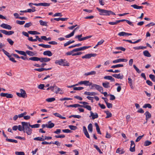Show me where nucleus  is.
Returning <instances> with one entry per match:
<instances>
[{
    "instance_id": "nucleus-45",
    "label": "nucleus",
    "mask_w": 155,
    "mask_h": 155,
    "mask_svg": "<svg viewBox=\"0 0 155 155\" xmlns=\"http://www.w3.org/2000/svg\"><path fill=\"white\" fill-rule=\"evenodd\" d=\"M115 49L117 50H120L123 51H124L126 50V49L122 47H117L115 48Z\"/></svg>"
},
{
    "instance_id": "nucleus-23",
    "label": "nucleus",
    "mask_w": 155,
    "mask_h": 155,
    "mask_svg": "<svg viewBox=\"0 0 155 155\" xmlns=\"http://www.w3.org/2000/svg\"><path fill=\"white\" fill-rule=\"evenodd\" d=\"M96 74V72L95 71H91L90 72H88L87 73H85L84 75L85 76H88L89 75H94Z\"/></svg>"
},
{
    "instance_id": "nucleus-30",
    "label": "nucleus",
    "mask_w": 155,
    "mask_h": 155,
    "mask_svg": "<svg viewBox=\"0 0 155 155\" xmlns=\"http://www.w3.org/2000/svg\"><path fill=\"white\" fill-rule=\"evenodd\" d=\"M28 33L29 34H31V35H38V34H40L39 32H38L36 31H28Z\"/></svg>"
},
{
    "instance_id": "nucleus-42",
    "label": "nucleus",
    "mask_w": 155,
    "mask_h": 155,
    "mask_svg": "<svg viewBox=\"0 0 155 155\" xmlns=\"http://www.w3.org/2000/svg\"><path fill=\"white\" fill-rule=\"evenodd\" d=\"M68 127L70 129L72 130H75L77 128L76 126L73 125H69L68 126Z\"/></svg>"
},
{
    "instance_id": "nucleus-61",
    "label": "nucleus",
    "mask_w": 155,
    "mask_h": 155,
    "mask_svg": "<svg viewBox=\"0 0 155 155\" xmlns=\"http://www.w3.org/2000/svg\"><path fill=\"white\" fill-rule=\"evenodd\" d=\"M92 36L89 35L84 37L82 38V41L85 40L88 38H89L92 37Z\"/></svg>"
},
{
    "instance_id": "nucleus-25",
    "label": "nucleus",
    "mask_w": 155,
    "mask_h": 155,
    "mask_svg": "<svg viewBox=\"0 0 155 155\" xmlns=\"http://www.w3.org/2000/svg\"><path fill=\"white\" fill-rule=\"evenodd\" d=\"M28 124L29 126H30L31 128H38L40 126V124H36L34 125H31L30 123L28 122Z\"/></svg>"
},
{
    "instance_id": "nucleus-33",
    "label": "nucleus",
    "mask_w": 155,
    "mask_h": 155,
    "mask_svg": "<svg viewBox=\"0 0 155 155\" xmlns=\"http://www.w3.org/2000/svg\"><path fill=\"white\" fill-rule=\"evenodd\" d=\"M124 66V65L122 64H117L116 65H114L111 66L112 68H116L119 67H122Z\"/></svg>"
},
{
    "instance_id": "nucleus-53",
    "label": "nucleus",
    "mask_w": 155,
    "mask_h": 155,
    "mask_svg": "<svg viewBox=\"0 0 155 155\" xmlns=\"http://www.w3.org/2000/svg\"><path fill=\"white\" fill-rule=\"evenodd\" d=\"M84 87H74L73 89L74 90H78L80 91L83 90Z\"/></svg>"
},
{
    "instance_id": "nucleus-60",
    "label": "nucleus",
    "mask_w": 155,
    "mask_h": 155,
    "mask_svg": "<svg viewBox=\"0 0 155 155\" xmlns=\"http://www.w3.org/2000/svg\"><path fill=\"white\" fill-rule=\"evenodd\" d=\"M74 51H73V50L72 51L67 52L65 54L67 55H72L73 54V53L74 52Z\"/></svg>"
},
{
    "instance_id": "nucleus-64",
    "label": "nucleus",
    "mask_w": 155,
    "mask_h": 155,
    "mask_svg": "<svg viewBox=\"0 0 155 155\" xmlns=\"http://www.w3.org/2000/svg\"><path fill=\"white\" fill-rule=\"evenodd\" d=\"M45 87V85L44 84H40L38 86V88L41 89H44Z\"/></svg>"
},
{
    "instance_id": "nucleus-3",
    "label": "nucleus",
    "mask_w": 155,
    "mask_h": 155,
    "mask_svg": "<svg viewBox=\"0 0 155 155\" xmlns=\"http://www.w3.org/2000/svg\"><path fill=\"white\" fill-rule=\"evenodd\" d=\"M55 64L63 66H69V64L65 59L58 60L55 61Z\"/></svg>"
},
{
    "instance_id": "nucleus-8",
    "label": "nucleus",
    "mask_w": 155,
    "mask_h": 155,
    "mask_svg": "<svg viewBox=\"0 0 155 155\" xmlns=\"http://www.w3.org/2000/svg\"><path fill=\"white\" fill-rule=\"evenodd\" d=\"M0 32L1 33L8 35H12L14 33V32L13 31H7L5 30H0Z\"/></svg>"
},
{
    "instance_id": "nucleus-13",
    "label": "nucleus",
    "mask_w": 155,
    "mask_h": 155,
    "mask_svg": "<svg viewBox=\"0 0 155 155\" xmlns=\"http://www.w3.org/2000/svg\"><path fill=\"white\" fill-rule=\"evenodd\" d=\"M91 115L90 116V117H92V119L94 120L96 118H97L98 116L97 114L96 113H93L92 111H91L90 112Z\"/></svg>"
},
{
    "instance_id": "nucleus-46",
    "label": "nucleus",
    "mask_w": 155,
    "mask_h": 155,
    "mask_svg": "<svg viewBox=\"0 0 155 155\" xmlns=\"http://www.w3.org/2000/svg\"><path fill=\"white\" fill-rule=\"evenodd\" d=\"M51 121H50L48 122L49 124L48 125V128H51L53 127L54 126V123H51L50 124V123L51 122Z\"/></svg>"
},
{
    "instance_id": "nucleus-57",
    "label": "nucleus",
    "mask_w": 155,
    "mask_h": 155,
    "mask_svg": "<svg viewBox=\"0 0 155 155\" xmlns=\"http://www.w3.org/2000/svg\"><path fill=\"white\" fill-rule=\"evenodd\" d=\"M32 25V23L30 22L29 23H26L25 24L24 27L25 28H28Z\"/></svg>"
},
{
    "instance_id": "nucleus-44",
    "label": "nucleus",
    "mask_w": 155,
    "mask_h": 155,
    "mask_svg": "<svg viewBox=\"0 0 155 155\" xmlns=\"http://www.w3.org/2000/svg\"><path fill=\"white\" fill-rule=\"evenodd\" d=\"M2 51L4 52V53L9 58H10V57H11V56L10 55L9 53L6 51L4 49H2Z\"/></svg>"
},
{
    "instance_id": "nucleus-32",
    "label": "nucleus",
    "mask_w": 155,
    "mask_h": 155,
    "mask_svg": "<svg viewBox=\"0 0 155 155\" xmlns=\"http://www.w3.org/2000/svg\"><path fill=\"white\" fill-rule=\"evenodd\" d=\"M57 90L55 92V93L56 94H58L59 93L60 94H63V92L62 91V90L59 88L57 87Z\"/></svg>"
},
{
    "instance_id": "nucleus-17",
    "label": "nucleus",
    "mask_w": 155,
    "mask_h": 155,
    "mask_svg": "<svg viewBox=\"0 0 155 155\" xmlns=\"http://www.w3.org/2000/svg\"><path fill=\"white\" fill-rule=\"evenodd\" d=\"M104 78L105 79L110 80L111 81H115V79L112 76H104Z\"/></svg>"
},
{
    "instance_id": "nucleus-2",
    "label": "nucleus",
    "mask_w": 155,
    "mask_h": 155,
    "mask_svg": "<svg viewBox=\"0 0 155 155\" xmlns=\"http://www.w3.org/2000/svg\"><path fill=\"white\" fill-rule=\"evenodd\" d=\"M96 8L100 12V15H101L109 16L110 15H116L114 12L110 10L101 9L98 7H97Z\"/></svg>"
},
{
    "instance_id": "nucleus-52",
    "label": "nucleus",
    "mask_w": 155,
    "mask_h": 155,
    "mask_svg": "<svg viewBox=\"0 0 155 155\" xmlns=\"http://www.w3.org/2000/svg\"><path fill=\"white\" fill-rule=\"evenodd\" d=\"M133 67L135 69L136 71L138 73H140L141 72L136 67V66L135 65H133Z\"/></svg>"
},
{
    "instance_id": "nucleus-37",
    "label": "nucleus",
    "mask_w": 155,
    "mask_h": 155,
    "mask_svg": "<svg viewBox=\"0 0 155 155\" xmlns=\"http://www.w3.org/2000/svg\"><path fill=\"white\" fill-rule=\"evenodd\" d=\"M6 140L7 141L9 142H14L15 143H17L18 142L17 140L12 139L6 138Z\"/></svg>"
},
{
    "instance_id": "nucleus-40",
    "label": "nucleus",
    "mask_w": 155,
    "mask_h": 155,
    "mask_svg": "<svg viewBox=\"0 0 155 155\" xmlns=\"http://www.w3.org/2000/svg\"><path fill=\"white\" fill-rule=\"evenodd\" d=\"M74 31H72L71 33L65 36L66 38H69L74 35Z\"/></svg>"
},
{
    "instance_id": "nucleus-12",
    "label": "nucleus",
    "mask_w": 155,
    "mask_h": 155,
    "mask_svg": "<svg viewBox=\"0 0 155 155\" xmlns=\"http://www.w3.org/2000/svg\"><path fill=\"white\" fill-rule=\"evenodd\" d=\"M127 60L126 59L124 58H119L113 61V63H119L120 62H126L127 61Z\"/></svg>"
},
{
    "instance_id": "nucleus-55",
    "label": "nucleus",
    "mask_w": 155,
    "mask_h": 155,
    "mask_svg": "<svg viewBox=\"0 0 155 155\" xmlns=\"http://www.w3.org/2000/svg\"><path fill=\"white\" fill-rule=\"evenodd\" d=\"M109 24L112 25H116L118 23L117 20L115 22H110L108 23Z\"/></svg>"
},
{
    "instance_id": "nucleus-41",
    "label": "nucleus",
    "mask_w": 155,
    "mask_h": 155,
    "mask_svg": "<svg viewBox=\"0 0 155 155\" xmlns=\"http://www.w3.org/2000/svg\"><path fill=\"white\" fill-rule=\"evenodd\" d=\"M34 140H39L42 141H44V138L40 137H38L34 138Z\"/></svg>"
},
{
    "instance_id": "nucleus-16",
    "label": "nucleus",
    "mask_w": 155,
    "mask_h": 155,
    "mask_svg": "<svg viewBox=\"0 0 155 155\" xmlns=\"http://www.w3.org/2000/svg\"><path fill=\"white\" fill-rule=\"evenodd\" d=\"M125 152V151L124 150V149L121 148H118L116 150V153H118L119 154H123Z\"/></svg>"
},
{
    "instance_id": "nucleus-24",
    "label": "nucleus",
    "mask_w": 155,
    "mask_h": 155,
    "mask_svg": "<svg viewBox=\"0 0 155 155\" xmlns=\"http://www.w3.org/2000/svg\"><path fill=\"white\" fill-rule=\"evenodd\" d=\"M143 55L146 57H150L151 55L149 51L147 50H145L143 52Z\"/></svg>"
},
{
    "instance_id": "nucleus-27",
    "label": "nucleus",
    "mask_w": 155,
    "mask_h": 155,
    "mask_svg": "<svg viewBox=\"0 0 155 155\" xmlns=\"http://www.w3.org/2000/svg\"><path fill=\"white\" fill-rule=\"evenodd\" d=\"M131 6L136 9H141L142 8H143V6H139L135 4L131 5Z\"/></svg>"
},
{
    "instance_id": "nucleus-14",
    "label": "nucleus",
    "mask_w": 155,
    "mask_h": 155,
    "mask_svg": "<svg viewBox=\"0 0 155 155\" xmlns=\"http://www.w3.org/2000/svg\"><path fill=\"white\" fill-rule=\"evenodd\" d=\"M112 76L113 77L117 79H122L124 77V76L123 74H113Z\"/></svg>"
},
{
    "instance_id": "nucleus-56",
    "label": "nucleus",
    "mask_w": 155,
    "mask_h": 155,
    "mask_svg": "<svg viewBox=\"0 0 155 155\" xmlns=\"http://www.w3.org/2000/svg\"><path fill=\"white\" fill-rule=\"evenodd\" d=\"M144 135L143 134L142 136H139L136 140V142H138L140 140V139L142 138V137L144 136Z\"/></svg>"
},
{
    "instance_id": "nucleus-11",
    "label": "nucleus",
    "mask_w": 155,
    "mask_h": 155,
    "mask_svg": "<svg viewBox=\"0 0 155 155\" xmlns=\"http://www.w3.org/2000/svg\"><path fill=\"white\" fill-rule=\"evenodd\" d=\"M33 5L35 6H48L50 5V4L47 3H33Z\"/></svg>"
},
{
    "instance_id": "nucleus-5",
    "label": "nucleus",
    "mask_w": 155,
    "mask_h": 155,
    "mask_svg": "<svg viewBox=\"0 0 155 155\" xmlns=\"http://www.w3.org/2000/svg\"><path fill=\"white\" fill-rule=\"evenodd\" d=\"M20 93H16L17 95L19 97H21L24 98L26 97L27 94L25 91L22 89H20Z\"/></svg>"
},
{
    "instance_id": "nucleus-29",
    "label": "nucleus",
    "mask_w": 155,
    "mask_h": 155,
    "mask_svg": "<svg viewBox=\"0 0 155 155\" xmlns=\"http://www.w3.org/2000/svg\"><path fill=\"white\" fill-rule=\"evenodd\" d=\"M57 87L55 84H54L53 86H50V90L52 92H55L54 89H57Z\"/></svg>"
},
{
    "instance_id": "nucleus-62",
    "label": "nucleus",
    "mask_w": 155,
    "mask_h": 155,
    "mask_svg": "<svg viewBox=\"0 0 155 155\" xmlns=\"http://www.w3.org/2000/svg\"><path fill=\"white\" fill-rule=\"evenodd\" d=\"M106 104L108 108H111L112 107V104H111L107 102L106 103Z\"/></svg>"
},
{
    "instance_id": "nucleus-6",
    "label": "nucleus",
    "mask_w": 155,
    "mask_h": 155,
    "mask_svg": "<svg viewBox=\"0 0 155 155\" xmlns=\"http://www.w3.org/2000/svg\"><path fill=\"white\" fill-rule=\"evenodd\" d=\"M91 47V46H84L78 48H76L73 49V51L74 52H77L79 51H83L86 49L88 48Z\"/></svg>"
},
{
    "instance_id": "nucleus-36",
    "label": "nucleus",
    "mask_w": 155,
    "mask_h": 155,
    "mask_svg": "<svg viewBox=\"0 0 155 155\" xmlns=\"http://www.w3.org/2000/svg\"><path fill=\"white\" fill-rule=\"evenodd\" d=\"M55 100V98L54 97H51L46 99V101L48 102H51L54 101Z\"/></svg>"
},
{
    "instance_id": "nucleus-1",
    "label": "nucleus",
    "mask_w": 155,
    "mask_h": 155,
    "mask_svg": "<svg viewBox=\"0 0 155 155\" xmlns=\"http://www.w3.org/2000/svg\"><path fill=\"white\" fill-rule=\"evenodd\" d=\"M22 126H23L24 133H26L28 135H31L32 133V130L30 128L28 123L25 122H22L21 123Z\"/></svg>"
},
{
    "instance_id": "nucleus-22",
    "label": "nucleus",
    "mask_w": 155,
    "mask_h": 155,
    "mask_svg": "<svg viewBox=\"0 0 155 155\" xmlns=\"http://www.w3.org/2000/svg\"><path fill=\"white\" fill-rule=\"evenodd\" d=\"M84 94L89 96H94L97 94V93L95 92H89L86 91L84 92Z\"/></svg>"
},
{
    "instance_id": "nucleus-28",
    "label": "nucleus",
    "mask_w": 155,
    "mask_h": 155,
    "mask_svg": "<svg viewBox=\"0 0 155 155\" xmlns=\"http://www.w3.org/2000/svg\"><path fill=\"white\" fill-rule=\"evenodd\" d=\"M26 54H27L28 55H29L30 56H33L35 55V54L33 52L29 51H26Z\"/></svg>"
},
{
    "instance_id": "nucleus-34",
    "label": "nucleus",
    "mask_w": 155,
    "mask_h": 155,
    "mask_svg": "<svg viewBox=\"0 0 155 155\" xmlns=\"http://www.w3.org/2000/svg\"><path fill=\"white\" fill-rule=\"evenodd\" d=\"M152 144V142L148 140H146L145 141L144 145L145 146H149Z\"/></svg>"
},
{
    "instance_id": "nucleus-50",
    "label": "nucleus",
    "mask_w": 155,
    "mask_h": 155,
    "mask_svg": "<svg viewBox=\"0 0 155 155\" xmlns=\"http://www.w3.org/2000/svg\"><path fill=\"white\" fill-rule=\"evenodd\" d=\"M79 103L81 104H83V105H82L81 106V107H83L85 108V107L86 106H87L88 105H87V104H88V103L85 102H79Z\"/></svg>"
},
{
    "instance_id": "nucleus-31",
    "label": "nucleus",
    "mask_w": 155,
    "mask_h": 155,
    "mask_svg": "<svg viewBox=\"0 0 155 155\" xmlns=\"http://www.w3.org/2000/svg\"><path fill=\"white\" fill-rule=\"evenodd\" d=\"M88 129L89 132L92 133L93 131V126L91 124H90L88 126Z\"/></svg>"
},
{
    "instance_id": "nucleus-43",
    "label": "nucleus",
    "mask_w": 155,
    "mask_h": 155,
    "mask_svg": "<svg viewBox=\"0 0 155 155\" xmlns=\"http://www.w3.org/2000/svg\"><path fill=\"white\" fill-rule=\"evenodd\" d=\"M147 107H148L149 108H151L152 106L151 105L149 104H145L143 106V108H147Z\"/></svg>"
},
{
    "instance_id": "nucleus-51",
    "label": "nucleus",
    "mask_w": 155,
    "mask_h": 155,
    "mask_svg": "<svg viewBox=\"0 0 155 155\" xmlns=\"http://www.w3.org/2000/svg\"><path fill=\"white\" fill-rule=\"evenodd\" d=\"M18 126V130L20 131H23L24 130V128L23 126H22V125H19Z\"/></svg>"
},
{
    "instance_id": "nucleus-19",
    "label": "nucleus",
    "mask_w": 155,
    "mask_h": 155,
    "mask_svg": "<svg viewBox=\"0 0 155 155\" xmlns=\"http://www.w3.org/2000/svg\"><path fill=\"white\" fill-rule=\"evenodd\" d=\"M109 84V82L107 81H106L104 83H102L103 86L106 88H108L110 87Z\"/></svg>"
},
{
    "instance_id": "nucleus-4",
    "label": "nucleus",
    "mask_w": 155,
    "mask_h": 155,
    "mask_svg": "<svg viewBox=\"0 0 155 155\" xmlns=\"http://www.w3.org/2000/svg\"><path fill=\"white\" fill-rule=\"evenodd\" d=\"M91 89H95L98 91H99L101 92H102L103 91V88L102 87L97 84H92L91 82Z\"/></svg>"
},
{
    "instance_id": "nucleus-59",
    "label": "nucleus",
    "mask_w": 155,
    "mask_h": 155,
    "mask_svg": "<svg viewBox=\"0 0 155 155\" xmlns=\"http://www.w3.org/2000/svg\"><path fill=\"white\" fill-rule=\"evenodd\" d=\"M62 131L63 132L65 133H69L71 132V130L68 129L63 130Z\"/></svg>"
},
{
    "instance_id": "nucleus-38",
    "label": "nucleus",
    "mask_w": 155,
    "mask_h": 155,
    "mask_svg": "<svg viewBox=\"0 0 155 155\" xmlns=\"http://www.w3.org/2000/svg\"><path fill=\"white\" fill-rule=\"evenodd\" d=\"M105 112L107 114V116L106 117V118H108L112 117V115L111 113L108 111H105Z\"/></svg>"
},
{
    "instance_id": "nucleus-54",
    "label": "nucleus",
    "mask_w": 155,
    "mask_h": 155,
    "mask_svg": "<svg viewBox=\"0 0 155 155\" xmlns=\"http://www.w3.org/2000/svg\"><path fill=\"white\" fill-rule=\"evenodd\" d=\"M15 154L17 155H24L25 153L23 152H15Z\"/></svg>"
},
{
    "instance_id": "nucleus-48",
    "label": "nucleus",
    "mask_w": 155,
    "mask_h": 155,
    "mask_svg": "<svg viewBox=\"0 0 155 155\" xmlns=\"http://www.w3.org/2000/svg\"><path fill=\"white\" fill-rule=\"evenodd\" d=\"M7 41L11 45H13L14 42L11 39L9 38H7Z\"/></svg>"
},
{
    "instance_id": "nucleus-18",
    "label": "nucleus",
    "mask_w": 155,
    "mask_h": 155,
    "mask_svg": "<svg viewBox=\"0 0 155 155\" xmlns=\"http://www.w3.org/2000/svg\"><path fill=\"white\" fill-rule=\"evenodd\" d=\"M144 114L146 116V120H147L149 118H150L151 117V114L148 111H147Z\"/></svg>"
},
{
    "instance_id": "nucleus-26",
    "label": "nucleus",
    "mask_w": 155,
    "mask_h": 155,
    "mask_svg": "<svg viewBox=\"0 0 155 155\" xmlns=\"http://www.w3.org/2000/svg\"><path fill=\"white\" fill-rule=\"evenodd\" d=\"M38 45L45 48H48L51 47V46L50 45H46L44 44H39Z\"/></svg>"
},
{
    "instance_id": "nucleus-7",
    "label": "nucleus",
    "mask_w": 155,
    "mask_h": 155,
    "mask_svg": "<svg viewBox=\"0 0 155 155\" xmlns=\"http://www.w3.org/2000/svg\"><path fill=\"white\" fill-rule=\"evenodd\" d=\"M96 54H86L84 56L82 57V58L89 59L92 57H95L97 56Z\"/></svg>"
},
{
    "instance_id": "nucleus-15",
    "label": "nucleus",
    "mask_w": 155,
    "mask_h": 155,
    "mask_svg": "<svg viewBox=\"0 0 155 155\" xmlns=\"http://www.w3.org/2000/svg\"><path fill=\"white\" fill-rule=\"evenodd\" d=\"M51 59L50 58H40L39 61L41 62H46L50 61Z\"/></svg>"
},
{
    "instance_id": "nucleus-20",
    "label": "nucleus",
    "mask_w": 155,
    "mask_h": 155,
    "mask_svg": "<svg viewBox=\"0 0 155 155\" xmlns=\"http://www.w3.org/2000/svg\"><path fill=\"white\" fill-rule=\"evenodd\" d=\"M43 54L45 55H47L48 56H52V54L51 52L49 51H45L44 52Z\"/></svg>"
},
{
    "instance_id": "nucleus-35",
    "label": "nucleus",
    "mask_w": 155,
    "mask_h": 155,
    "mask_svg": "<svg viewBox=\"0 0 155 155\" xmlns=\"http://www.w3.org/2000/svg\"><path fill=\"white\" fill-rule=\"evenodd\" d=\"M39 22L40 24L41 25L46 26L47 25V22L46 21H44L42 20H40Z\"/></svg>"
},
{
    "instance_id": "nucleus-21",
    "label": "nucleus",
    "mask_w": 155,
    "mask_h": 155,
    "mask_svg": "<svg viewBox=\"0 0 155 155\" xmlns=\"http://www.w3.org/2000/svg\"><path fill=\"white\" fill-rule=\"evenodd\" d=\"M28 60H30L34 61H37L40 60V58L36 57H33L29 58L28 59Z\"/></svg>"
},
{
    "instance_id": "nucleus-58",
    "label": "nucleus",
    "mask_w": 155,
    "mask_h": 155,
    "mask_svg": "<svg viewBox=\"0 0 155 155\" xmlns=\"http://www.w3.org/2000/svg\"><path fill=\"white\" fill-rule=\"evenodd\" d=\"M62 16L61 13H57L54 14L53 16L54 17L56 16H60L61 17Z\"/></svg>"
},
{
    "instance_id": "nucleus-63",
    "label": "nucleus",
    "mask_w": 155,
    "mask_h": 155,
    "mask_svg": "<svg viewBox=\"0 0 155 155\" xmlns=\"http://www.w3.org/2000/svg\"><path fill=\"white\" fill-rule=\"evenodd\" d=\"M19 54H21L22 55H24V56H26V52H25L24 51H19Z\"/></svg>"
},
{
    "instance_id": "nucleus-39",
    "label": "nucleus",
    "mask_w": 155,
    "mask_h": 155,
    "mask_svg": "<svg viewBox=\"0 0 155 155\" xmlns=\"http://www.w3.org/2000/svg\"><path fill=\"white\" fill-rule=\"evenodd\" d=\"M74 31H72L71 33L65 36L66 38H69L74 35Z\"/></svg>"
},
{
    "instance_id": "nucleus-47",
    "label": "nucleus",
    "mask_w": 155,
    "mask_h": 155,
    "mask_svg": "<svg viewBox=\"0 0 155 155\" xmlns=\"http://www.w3.org/2000/svg\"><path fill=\"white\" fill-rule=\"evenodd\" d=\"M149 78L152 80L153 82H155V76L154 75L150 74L149 76Z\"/></svg>"
},
{
    "instance_id": "nucleus-49",
    "label": "nucleus",
    "mask_w": 155,
    "mask_h": 155,
    "mask_svg": "<svg viewBox=\"0 0 155 155\" xmlns=\"http://www.w3.org/2000/svg\"><path fill=\"white\" fill-rule=\"evenodd\" d=\"M25 23V21H21L19 20H17L16 23L20 25H22Z\"/></svg>"
},
{
    "instance_id": "nucleus-9",
    "label": "nucleus",
    "mask_w": 155,
    "mask_h": 155,
    "mask_svg": "<svg viewBox=\"0 0 155 155\" xmlns=\"http://www.w3.org/2000/svg\"><path fill=\"white\" fill-rule=\"evenodd\" d=\"M78 84L80 85L84 84L86 86H90L91 84V82L88 81H81L78 83Z\"/></svg>"
},
{
    "instance_id": "nucleus-10",
    "label": "nucleus",
    "mask_w": 155,
    "mask_h": 155,
    "mask_svg": "<svg viewBox=\"0 0 155 155\" xmlns=\"http://www.w3.org/2000/svg\"><path fill=\"white\" fill-rule=\"evenodd\" d=\"M1 27L5 29L10 30L12 29V27L10 25L7 24L2 23L0 25Z\"/></svg>"
}]
</instances>
